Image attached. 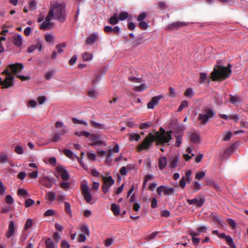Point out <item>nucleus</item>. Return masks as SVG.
<instances>
[{"label": "nucleus", "mask_w": 248, "mask_h": 248, "mask_svg": "<svg viewBox=\"0 0 248 248\" xmlns=\"http://www.w3.org/2000/svg\"><path fill=\"white\" fill-rule=\"evenodd\" d=\"M172 131H166L163 128H160L159 131L155 132V134L149 133L143 141L137 147L139 152L143 150H148L152 145L154 141L156 142L157 145H164L166 143L169 145V142L171 140Z\"/></svg>", "instance_id": "f257e3e1"}, {"label": "nucleus", "mask_w": 248, "mask_h": 248, "mask_svg": "<svg viewBox=\"0 0 248 248\" xmlns=\"http://www.w3.org/2000/svg\"><path fill=\"white\" fill-rule=\"evenodd\" d=\"M57 19L60 22H63L65 19V5L62 3L54 2L50 3L49 11L43 22L40 26L42 30H48L51 28L52 19Z\"/></svg>", "instance_id": "f03ea898"}, {"label": "nucleus", "mask_w": 248, "mask_h": 248, "mask_svg": "<svg viewBox=\"0 0 248 248\" xmlns=\"http://www.w3.org/2000/svg\"><path fill=\"white\" fill-rule=\"evenodd\" d=\"M231 64H229L228 67L223 66L222 65H217L214 68L213 71L211 74V78L213 80H223L228 78L231 74L232 70L230 69Z\"/></svg>", "instance_id": "7ed1b4c3"}, {"label": "nucleus", "mask_w": 248, "mask_h": 248, "mask_svg": "<svg viewBox=\"0 0 248 248\" xmlns=\"http://www.w3.org/2000/svg\"><path fill=\"white\" fill-rule=\"evenodd\" d=\"M216 112L210 108H205L198 116V120L202 125H205L209 119L214 117Z\"/></svg>", "instance_id": "20e7f679"}, {"label": "nucleus", "mask_w": 248, "mask_h": 248, "mask_svg": "<svg viewBox=\"0 0 248 248\" xmlns=\"http://www.w3.org/2000/svg\"><path fill=\"white\" fill-rule=\"evenodd\" d=\"M2 74H5L6 78L2 80L0 78V83L4 85V87H6V89L9 88L14 86V76L9 72L8 70H5L2 72Z\"/></svg>", "instance_id": "39448f33"}, {"label": "nucleus", "mask_w": 248, "mask_h": 248, "mask_svg": "<svg viewBox=\"0 0 248 248\" xmlns=\"http://www.w3.org/2000/svg\"><path fill=\"white\" fill-rule=\"evenodd\" d=\"M103 184L102 186V190L104 194L109 190L110 186L114 184V181L111 176L105 177L102 176Z\"/></svg>", "instance_id": "423d86ee"}, {"label": "nucleus", "mask_w": 248, "mask_h": 248, "mask_svg": "<svg viewBox=\"0 0 248 248\" xmlns=\"http://www.w3.org/2000/svg\"><path fill=\"white\" fill-rule=\"evenodd\" d=\"M81 188L85 200L87 202L91 203L92 196L88 185L86 183H83L81 186Z\"/></svg>", "instance_id": "0eeeda50"}, {"label": "nucleus", "mask_w": 248, "mask_h": 248, "mask_svg": "<svg viewBox=\"0 0 248 248\" xmlns=\"http://www.w3.org/2000/svg\"><path fill=\"white\" fill-rule=\"evenodd\" d=\"M205 202V199L202 196H199L195 198L190 200H187V202L189 205H194L198 207H202Z\"/></svg>", "instance_id": "6e6552de"}, {"label": "nucleus", "mask_w": 248, "mask_h": 248, "mask_svg": "<svg viewBox=\"0 0 248 248\" xmlns=\"http://www.w3.org/2000/svg\"><path fill=\"white\" fill-rule=\"evenodd\" d=\"M57 173L55 176L57 177L61 176L63 181H67L69 179V175L67 170L62 166H59L56 167Z\"/></svg>", "instance_id": "1a4fd4ad"}, {"label": "nucleus", "mask_w": 248, "mask_h": 248, "mask_svg": "<svg viewBox=\"0 0 248 248\" xmlns=\"http://www.w3.org/2000/svg\"><path fill=\"white\" fill-rule=\"evenodd\" d=\"M186 25L187 23L186 22L176 21L169 24L167 26V29L168 30H175Z\"/></svg>", "instance_id": "9d476101"}, {"label": "nucleus", "mask_w": 248, "mask_h": 248, "mask_svg": "<svg viewBox=\"0 0 248 248\" xmlns=\"http://www.w3.org/2000/svg\"><path fill=\"white\" fill-rule=\"evenodd\" d=\"M163 97L162 95L153 97L150 101L147 104V108L149 109H153L155 106H156L160 100Z\"/></svg>", "instance_id": "9b49d317"}, {"label": "nucleus", "mask_w": 248, "mask_h": 248, "mask_svg": "<svg viewBox=\"0 0 248 248\" xmlns=\"http://www.w3.org/2000/svg\"><path fill=\"white\" fill-rule=\"evenodd\" d=\"M9 67L11 69L12 73L16 75L18 72L23 70L24 65L22 63H16L10 65Z\"/></svg>", "instance_id": "f8f14e48"}, {"label": "nucleus", "mask_w": 248, "mask_h": 248, "mask_svg": "<svg viewBox=\"0 0 248 248\" xmlns=\"http://www.w3.org/2000/svg\"><path fill=\"white\" fill-rule=\"evenodd\" d=\"M40 182L43 186L47 188H50L53 186V179L48 176L43 177L40 180Z\"/></svg>", "instance_id": "ddd939ff"}, {"label": "nucleus", "mask_w": 248, "mask_h": 248, "mask_svg": "<svg viewBox=\"0 0 248 248\" xmlns=\"http://www.w3.org/2000/svg\"><path fill=\"white\" fill-rule=\"evenodd\" d=\"M219 115L221 118L224 119L226 120L231 119L234 120L235 122H237L238 120L240 119L239 115L236 114H231L229 116L223 114H219Z\"/></svg>", "instance_id": "4468645a"}, {"label": "nucleus", "mask_w": 248, "mask_h": 248, "mask_svg": "<svg viewBox=\"0 0 248 248\" xmlns=\"http://www.w3.org/2000/svg\"><path fill=\"white\" fill-rule=\"evenodd\" d=\"M15 224L13 221H11L9 224L8 231L6 233V237L10 238L11 236H12L15 232Z\"/></svg>", "instance_id": "2eb2a0df"}, {"label": "nucleus", "mask_w": 248, "mask_h": 248, "mask_svg": "<svg viewBox=\"0 0 248 248\" xmlns=\"http://www.w3.org/2000/svg\"><path fill=\"white\" fill-rule=\"evenodd\" d=\"M22 43V36L18 34H15L13 38V43L16 46H20Z\"/></svg>", "instance_id": "dca6fc26"}, {"label": "nucleus", "mask_w": 248, "mask_h": 248, "mask_svg": "<svg viewBox=\"0 0 248 248\" xmlns=\"http://www.w3.org/2000/svg\"><path fill=\"white\" fill-rule=\"evenodd\" d=\"M189 139L191 141L195 144H198L200 141V136L196 133H192L189 135Z\"/></svg>", "instance_id": "f3484780"}, {"label": "nucleus", "mask_w": 248, "mask_h": 248, "mask_svg": "<svg viewBox=\"0 0 248 248\" xmlns=\"http://www.w3.org/2000/svg\"><path fill=\"white\" fill-rule=\"evenodd\" d=\"M98 38V35L97 33H93L90 35L86 40V43L88 45H91L96 42Z\"/></svg>", "instance_id": "a211bd4d"}, {"label": "nucleus", "mask_w": 248, "mask_h": 248, "mask_svg": "<svg viewBox=\"0 0 248 248\" xmlns=\"http://www.w3.org/2000/svg\"><path fill=\"white\" fill-rule=\"evenodd\" d=\"M167 163V159L165 156L161 157L158 159V167L160 170L165 168Z\"/></svg>", "instance_id": "6ab92c4d"}, {"label": "nucleus", "mask_w": 248, "mask_h": 248, "mask_svg": "<svg viewBox=\"0 0 248 248\" xmlns=\"http://www.w3.org/2000/svg\"><path fill=\"white\" fill-rule=\"evenodd\" d=\"M179 158L178 156H172L169 159V164L170 167L171 168H175L177 165Z\"/></svg>", "instance_id": "aec40b11"}, {"label": "nucleus", "mask_w": 248, "mask_h": 248, "mask_svg": "<svg viewBox=\"0 0 248 248\" xmlns=\"http://www.w3.org/2000/svg\"><path fill=\"white\" fill-rule=\"evenodd\" d=\"M91 124L92 126L95 128L100 129H105L107 128V126L104 124L97 123L94 121H91Z\"/></svg>", "instance_id": "412c9836"}, {"label": "nucleus", "mask_w": 248, "mask_h": 248, "mask_svg": "<svg viewBox=\"0 0 248 248\" xmlns=\"http://www.w3.org/2000/svg\"><path fill=\"white\" fill-rule=\"evenodd\" d=\"M45 244L46 245V248H56L57 244H55L51 239L47 238L46 242Z\"/></svg>", "instance_id": "4be33fe9"}, {"label": "nucleus", "mask_w": 248, "mask_h": 248, "mask_svg": "<svg viewBox=\"0 0 248 248\" xmlns=\"http://www.w3.org/2000/svg\"><path fill=\"white\" fill-rule=\"evenodd\" d=\"M129 137V140L131 141L136 140L138 141L140 138V136L139 134L136 133H132L128 134Z\"/></svg>", "instance_id": "5701e85b"}, {"label": "nucleus", "mask_w": 248, "mask_h": 248, "mask_svg": "<svg viewBox=\"0 0 248 248\" xmlns=\"http://www.w3.org/2000/svg\"><path fill=\"white\" fill-rule=\"evenodd\" d=\"M82 57L84 61H90L93 59V54L91 53L85 52L82 54Z\"/></svg>", "instance_id": "b1692460"}, {"label": "nucleus", "mask_w": 248, "mask_h": 248, "mask_svg": "<svg viewBox=\"0 0 248 248\" xmlns=\"http://www.w3.org/2000/svg\"><path fill=\"white\" fill-rule=\"evenodd\" d=\"M111 209L115 216H118L120 214L119 207L115 203L111 204Z\"/></svg>", "instance_id": "393cba45"}, {"label": "nucleus", "mask_w": 248, "mask_h": 248, "mask_svg": "<svg viewBox=\"0 0 248 248\" xmlns=\"http://www.w3.org/2000/svg\"><path fill=\"white\" fill-rule=\"evenodd\" d=\"M88 96L93 98H96L98 95V93L94 89H90L88 92Z\"/></svg>", "instance_id": "a878e982"}, {"label": "nucleus", "mask_w": 248, "mask_h": 248, "mask_svg": "<svg viewBox=\"0 0 248 248\" xmlns=\"http://www.w3.org/2000/svg\"><path fill=\"white\" fill-rule=\"evenodd\" d=\"M7 162H9L7 155L4 152L1 153L0 154V163H3Z\"/></svg>", "instance_id": "bb28decb"}, {"label": "nucleus", "mask_w": 248, "mask_h": 248, "mask_svg": "<svg viewBox=\"0 0 248 248\" xmlns=\"http://www.w3.org/2000/svg\"><path fill=\"white\" fill-rule=\"evenodd\" d=\"M46 198L49 201L52 202L55 200L56 196L54 192L50 191L46 193Z\"/></svg>", "instance_id": "cd10ccee"}, {"label": "nucleus", "mask_w": 248, "mask_h": 248, "mask_svg": "<svg viewBox=\"0 0 248 248\" xmlns=\"http://www.w3.org/2000/svg\"><path fill=\"white\" fill-rule=\"evenodd\" d=\"M108 22L112 25L116 24L118 22L117 15L116 14H114L113 16L109 18Z\"/></svg>", "instance_id": "c85d7f7f"}, {"label": "nucleus", "mask_w": 248, "mask_h": 248, "mask_svg": "<svg viewBox=\"0 0 248 248\" xmlns=\"http://www.w3.org/2000/svg\"><path fill=\"white\" fill-rule=\"evenodd\" d=\"M61 134L60 132H57L52 136L51 141L52 142H59L61 140Z\"/></svg>", "instance_id": "c756f323"}, {"label": "nucleus", "mask_w": 248, "mask_h": 248, "mask_svg": "<svg viewBox=\"0 0 248 248\" xmlns=\"http://www.w3.org/2000/svg\"><path fill=\"white\" fill-rule=\"evenodd\" d=\"M225 239L232 248H236L232 239L230 236H227Z\"/></svg>", "instance_id": "7c9ffc66"}, {"label": "nucleus", "mask_w": 248, "mask_h": 248, "mask_svg": "<svg viewBox=\"0 0 248 248\" xmlns=\"http://www.w3.org/2000/svg\"><path fill=\"white\" fill-rule=\"evenodd\" d=\"M88 138H89V140L90 141H93L94 142H95L97 140L100 139V136L97 134H93L90 133V136H88Z\"/></svg>", "instance_id": "2f4dec72"}, {"label": "nucleus", "mask_w": 248, "mask_h": 248, "mask_svg": "<svg viewBox=\"0 0 248 248\" xmlns=\"http://www.w3.org/2000/svg\"><path fill=\"white\" fill-rule=\"evenodd\" d=\"M17 194L19 196H21L26 198V196H28V193L27 191L23 188H20L17 190Z\"/></svg>", "instance_id": "473e14b6"}, {"label": "nucleus", "mask_w": 248, "mask_h": 248, "mask_svg": "<svg viewBox=\"0 0 248 248\" xmlns=\"http://www.w3.org/2000/svg\"><path fill=\"white\" fill-rule=\"evenodd\" d=\"M66 44L65 43L59 44L56 46V48L59 53H61L63 52V48L65 47Z\"/></svg>", "instance_id": "72a5a7b5"}, {"label": "nucleus", "mask_w": 248, "mask_h": 248, "mask_svg": "<svg viewBox=\"0 0 248 248\" xmlns=\"http://www.w3.org/2000/svg\"><path fill=\"white\" fill-rule=\"evenodd\" d=\"M45 39L47 43H52L54 39V37L53 35L50 34H46Z\"/></svg>", "instance_id": "f704fd0d"}, {"label": "nucleus", "mask_w": 248, "mask_h": 248, "mask_svg": "<svg viewBox=\"0 0 248 248\" xmlns=\"http://www.w3.org/2000/svg\"><path fill=\"white\" fill-rule=\"evenodd\" d=\"M80 230L84 234L88 235L89 234V230L86 225H82L80 226Z\"/></svg>", "instance_id": "c9c22d12"}, {"label": "nucleus", "mask_w": 248, "mask_h": 248, "mask_svg": "<svg viewBox=\"0 0 248 248\" xmlns=\"http://www.w3.org/2000/svg\"><path fill=\"white\" fill-rule=\"evenodd\" d=\"M64 154L68 158L72 159L74 157L73 152L69 149H65L63 151Z\"/></svg>", "instance_id": "e433bc0d"}, {"label": "nucleus", "mask_w": 248, "mask_h": 248, "mask_svg": "<svg viewBox=\"0 0 248 248\" xmlns=\"http://www.w3.org/2000/svg\"><path fill=\"white\" fill-rule=\"evenodd\" d=\"M152 125V122H145V123H141L140 126V128L141 129H147L148 127L151 126Z\"/></svg>", "instance_id": "4c0bfd02"}, {"label": "nucleus", "mask_w": 248, "mask_h": 248, "mask_svg": "<svg viewBox=\"0 0 248 248\" xmlns=\"http://www.w3.org/2000/svg\"><path fill=\"white\" fill-rule=\"evenodd\" d=\"M32 225V220L31 219H28L25 224L24 230H27L30 229Z\"/></svg>", "instance_id": "58836bf2"}, {"label": "nucleus", "mask_w": 248, "mask_h": 248, "mask_svg": "<svg viewBox=\"0 0 248 248\" xmlns=\"http://www.w3.org/2000/svg\"><path fill=\"white\" fill-rule=\"evenodd\" d=\"M173 191L174 188L173 187L166 186L164 194L166 195H171L173 194Z\"/></svg>", "instance_id": "ea45409f"}, {"label": "nucleus", "mask_w": 248, "mask_h": 248, "mask_svg": "<svg viewBox=\"0 0 248 248\" xmlns=\"http://www.w3.org/2000/svg\"><path fill=\"white\" fill-rule=\"evenodd\" d=\"M91 145L92 146H95V145H100V146L103 145L104 146H107V143L102 140H98L96 141H95V142H93V143H92Z\"/></svg>", "instance_id": "a19ab883"}, {"label": "nucleus", "mask_w": 248, "mask_h": 248, "mask_svg": "<svg viewBox=\"0 0 248 248\" xmlns=\"http://www.w3.org/2000/svg\"><path fill=\"white\" fill-rule=\"evenodd\" d=\"M188 106V102L186 101H183L178 108V111H181L184 108H186Z\"/></svg>", "instance_id": "79ce46f5"}, {"label": "nucleus", "mask_w": 248, "mask_h": 248, "mask_svg": "<svg viewBox=\"0 0 248 248\" xmlns=\"http://www.w3.org/2000/svg\"><path fill=\"white\" fill-rule=\"evenodd\" d=\"M72 121L74 124H82L86 126H87L88 125L87 123L85 121L79 120L75 118L72 119Z\"/></svg>", "instance_id": "37998d69"}, {"label": "nucleus", "mask_w": 248, "mask_h": 248, "mask_svg": "<svg viewBox=\"0 0 248 248\" xmlns=\"http://www.w3.org/2000/svg\"><path fill=\"white\" fill-rule=\"evenodd\" d=\"M34 204V201L31 199H28L25 201V206L29 207Z\"/></svg>", "instance_id": "c03bdc74"}, {"label": "nucleus", "mask_w": 248, "mask_h": 248, "mask_svg": "<svg viewBox=\"0 0 248 248\" xmlns=\"http://www.w3.org/2000/svg\"><path fill=\"white\" fill-rule=\"evenodd\" d=\"M15 152L18 155H22L23 153V148L20 145H16L15 147Z\"/></svg>", "instance_id": "a18cd8bd"}, {"label": "nucleus", "mask_w": 248, "mask_h": 248, "mask_svg": "<svg viewBox=\"0 0 248 248\" xmlns=\"http://www.w3.org/2000/svg\"><path fill=\"white\" fill-rule=\"evenodd\" d=\"M30 8L31 10H34L36 8V2L34 0H31L29 1Z\"/></svg>", "instance_id": "49530a36"}, {"label": "nucleus", "mask_w": 248, "mask_h": 248, "mask_svg": "<svg viewBox=\"0 0 248 248\" xmlns=\"http://www.w3.org/2000/svg\"><path fill=\"white\" fill-rule=\"evenodd\" d=\"M193 95V91L191 89H188L185 92V95L187 97L191 98Z\"/></svg>", "instance_id": "de8ad7c7"}, {"label": "nucleus", "mask_w": 248, "mask_h": 248, "mask_svg": "<svg viewBox=\"0 0 248 248\" xmlns=\"http://www.w3.org/2000/svg\"><path fill=\"white\" fill-rule=\"evenodd\" d=\"M205 173L203 171L197 172L196 174L195 178L200 180L202 178L205 176Z\"/></svg>", "instance_id": "09e8293b"}, {"label": "nucleus", "mask_w": 248, "mask_h": 248, "mask_svg": "<svg viewBox=\"0 0 248 248\" xmlns=\"http://www.w3.org/2000/svg\"><path fill=\"white\" fill-rule=\"evenodd\" d=\"M166 188V186H161L157 187V194L160 196L161 195V193L163 192L165 193V190Z\"/></svg>", "instance_id": "8fccbe9b"}, {"label": "nucleus", "mask_w": 248, "mask_h": 248, "mask_svg": "<svg viewBox=\"0 0 248 248\" xmlns=\"http://www.w3.org/2000/svg\"><path fill=\"white\" fill-rule=\"evenodd\" d=\"M157 234V232H153L146 236V239L147 241H150L154 239Z\"/></svg>", "instance_id": "3c124183"}, {"label": "nucleus", "mask_w": 248, "mask_h": 248, "mask_svg": "<svg viewBox=\"0 0 248 248\" xmlns=\"http://www.w3.org/2000/svg\"><path fill=\"white\" fill-rule=\"evenodd\" d=\"M128 15L127 12H122L119 14V18L120 20H124L128 17Z\"/></svg>", "instance_id": "603ef678"}, {"label": "nucleus", "mask_w": 248, "mask_h": 248, "mask_svg": "<svg viewBox=\"0 0 248 248\" xmlns=\"http://www.w3.org/2000/svg\"><path fill=\"white\" fill-rule=\"evenodd\" d=\"M139 22L140 23L139 26L140 29H141L142 30H145L148 28V25L146 22L143 21Z\"/></svg>", "instance_id": "864d4df0"}, {"label": "nucleus", "mask_w": 248, "mask_h": 248, "mask_svg": "<svg viewBox=\"0 0 248 248\" xmlns=\"http://www.w3.org/2000/svg\"><path fill=\"white\" fill-rule=\"evenodd\" d=\"M230 100L231 102H232V104H235L237 102H239V99L237 96H233L232 95H230Z\"/></svg>", "instance_id": "5fc2aeb1"}, {"label": "nucleus", "mask_w": 248, "mask_h": 248, "mask_svg": "<svg viewBox=\"0 0 248 248\" xmlns=\"http://www.w3.org/2000/svg\"><path fill=\"white\" fill-rule=\"evenodd\" d=\"M176 143H175V146L176 147H179L182 142V136L180 135H177L176 136Z\"/></svg>", "instance_id": "6e6d98bb"}, {"label": "nucleus", "mask_w": 248, "mask_h": 248, "mask_svg": "<svg viewBox=\"0 0 248 248\" xmlns=\"http://www.w3.org/2000/svg\"><path fill=\"white\" fill-rule=\"evenodd\" d=\"M54 73V72L53 71H48L45 75V78L47 80H49L53 75Z\"/></svg>", "instance_id": "4d7b16f0"}, {"label": "nucleus", "mask_w": 248, "mask_h": 248, "mask_svg": "<svg viewBox=\"0 0 248 248\" xmlns=\"http://www.w3.org/2000/svg\"><path fill=\"white\" fill-rule=\"evenodd\" d=\"M232 133L231 132H228L223 135L222 139L224 141H228L230 139Z\"/></svg>", "instance_id": "13d9d810"}, {"label": "nucleus", "mask_w": 248, "mask_h": 248, "mask_svg": "<svg viewBox=\"0 0 248 248\" xmlns=\"http://www.w3.org/2000/svg\"><path fill=\"white\" fill-rule=\"evenodd\" d=\"M75 134L78 136H83L87 138L90 136V133L88 132H86V131H81L79 133L75 132Z\"/></svg>", "instance_id": "bf43d9fd"}, {"label": "nucleus", "mask_w": 248, "mask_h": 248, "mask_svg": "<svg viewBox=\"0 0 248 248\" xmlns=\"http://www.w3.org/2000/svg\"><path fill=\"white\" fill-rule=\"evenodd\" d=\"M208 185L214 187L216 189H218L219 188V186L217 183L213 181H209L208 182Z\"/></svg>", "instance_id": "052dcab7"}, {"label": "nucleus", "mask_w": 248, "mask_h": 248, "mask_svg": "<svg viewBox=\"0 0 248 248\" xmlns=\"http://www.w3.org/2000/svg\"><path fill=\"white\" fill-rule=\"evenodd\" d=\"M64 204H65V212L67 214L71 215V210H70V203L67 202H65Z\"/></svg>", "instance_id": "680f3d73"}, {"label": "nucleus", "mask_w": 248, "mask_h": 248, "mask_svg": "<svg viewBox=\"0 0 248 248\" xmlns=\"http://www.w3.org/2000/svg\"><path fill=\"white\" fill-rule=\"evenodd\" d=\"M37 106V102L33 100H30L28 101V107H31V108H34Z\"/></svg>", "instance_id": "e2e57ef3"}, {"label": "nucleus", "mask_w": 248, "mask_h": 248, "mask_svg": "<svg viewBox=\"0 0 248 248\" xmlns=\"http://www.w3.org/2000/svg\"><path fill=\"white\" fill-rule=\"evenodd\" d=\"M6 202L8 204H12L13 203V199L10 195H7L5 198Z\"/></svg>", "instance_id": "0e129e2a"}, {"label": "nucleus", "mask_w": 248, "mask_h": 248, "mask_svg": "<svg viewBox=\"0 0 248 248\" xmlns=\"http://www.w3.org/2000/svg\"><path fill=\"white\" fill-rule=\"evenodd\" d=\"M53 238L55 240L56 242L58 243L61 240V236L59 233L56 232L53 234Z\"/></svg>", "instance_id": "69168bd1"}, {"label": "nucleus", "mask_w": 248, "mask_h": 248, "mask_svg": "<svg viewBox=\"0 0 248 248\" xmlns=\"http://www.w3.org/2000/svg\"><path fill=\"white\" fill-rule=\"evenodd\" d=\"M60 186L63 189L68 188L70 186V183L68 182H62L60 184Z\"/></svg>", "instance_id": "338daca9"}, {"label": "nucleus", "mask_w": 248, "mask_h": 248, "mask_svg": "<svg viewBox=\"0 0 248 248\" xmlns=\"http://www.w3.org/2000/svg\"><path fill=\"white\" fill-rule=\"evenodd\" d=\"M87 156L89 159L95 161L96 160V155L93 153H88Z\"/></svg>", "instance_id": "774afa93"}]
</instances>
